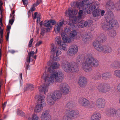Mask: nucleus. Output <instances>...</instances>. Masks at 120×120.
Wrapping results in <instances>:
<instances>
[{
	"instance_id": "obj_27",
	"label": "nucleus",
	"mask_w": 120,
	"mask_h": 120,
	"mask_svg": "<svg viewBox=\"0 0 120 120\" xmlns=\"http://www.w3.org/2000/svg\"><path fill=\"white\" fill-rule=\"evenodd\" d=\"M115 7L114 3L112 1L107 2L105 5V7L111 10H113Z\"/></svg>"
},
{
	"instance_id": "obj_60",
	"label": "nucleus",
	"mask_w": 120,
	"mask_h": 120,
	"mask_svg": "<svg viewBox=\"0 0 120 120\" xmlns=\"http://www.w3.org/2000/svg\"><path fill=\"white\" fill-rule=\"evenodd\" d=\"M50 22L52 23V25H54L56 23V22L53 20H52L50 21Z\"/></svg>"
},
{
	"instance_id": "obj_50",
	"label": "nucleus",
	"mask_w": 120,
	"mask_h": 120,
	"mask_svg": "<svg viewBox=\"0 0 120 120\" xmlns=\"http://www.w3.org/2000/svg\"><path fill=\"white\" fill-rule=\"evenodd\" d=\"M33 38H32L30 41L28 45L29 47H31L32 46V42L33 41Z\"/></svg>"
},
{
	"instance_id": "obj_51",
	"label": "nucleus",
	"mask_w": 120,
	"mask_h": 120,
	"mask_svg": "<svg viewBox=\"0 0 120 120\" xmlns=\"http://www.w3.org/2000/svg\"><path fill=\"white\" fill-rule=\"evenodd\" d=\"M53 59L55 60L56 61H58L60 60V58L59 57L55 56L53 57Z\"/></svg>"
},
{
	"instance_id": "obj_24",
	"label": "nucleus",
	"mask_w": 120,
	"mask_h": 120,
	"mask_svg": "<svg viewBox=\"0 0 120 120\" xmlns=\"http://www.w3.org/2000/svg\"><path fill=\"white\" fill-rule=\"evenodd\" d=\"M83 38V40L85 42L89 43L91 40L92 38V36L91 33H89L88 34H84L82 36Z\"/></svg>"
},
{
	"instance_id": "obj_18",
	"label": "nucleus",
	"mask_w": 120,
	"mask_h": 120,
	"mask_svg": "<svg viewBox=\"0 0 120 120\" xmlns=\"http://www.w3.org/2000/svg\"><path fill=\"white\" fill-rule=\"evenodd\" d=\"M51 116L49 110L43 112L41 116V120H50Z\"/></svg>"
},
{
	"instance_id": "obj_62",
	"label": "nucleus",
	"mask_w": 120,
	"mask_h": 120,
	"mask_svg": "<svg viewBox=\"0 0 120 120\" xmlns=\"http://www.w3.org/2000/svg\"><path fill=\"white\" fill-rule=\"evenodd\" d=\"M24 5H26L27 3V0H22Z\"/></svg>"
},
{
	"instance_id": "obj_15",
	"label": "nucleus",
	"mask_w": 120,
	"mask_h": 120,
	"mask_svg": "<svg viewBox=\"0 0 120 120\" xmlns=\"http://www.w3.org/2000/svg\"><path fill=\"white\" fill-rule=\"evenodd\" d=\"M97 89L99 92L102 93L109 92L110 91V89L109 87H107V85L101 84L98 86Z\"/></svg>"
},
{
	"instance_id": "obj_45",
	"label": "nucleus",
	"mask_w": 120,
	"mask_h": 120,
	"mask_svg": "<svg viewBox=\"0 0 120 120\" xmlns=\"http://www.w3.org/2000/svg\"><path fill=\"white\" fill-rule=\"evenodd\" d=\"M10 19L9 21V23L11 25H12L14 20V18H13V17L12 18V15L11 14L10 15Z\"/></svg>"
},
{
	"instance_id": "obj_5",
	"label": "nucleus",
	"mask_w": 120,
	"mask_h": 120,
	"mask_svg": "<svg viewBox=\"0 0 120 120\" xmlns=\"http://www.w3.org/2000/svg\"><path fill=\"white\" fill-rule=\"evenodd\" d=\"M78 11L76 10H73V9L71 8H69L68 11H66L65 12V14L66 16H69L70 18L72 17V20H69L68 21L69 22L67 23L68 24L71 25H72L75 24L79 21L80 20L77 17L74 15L77 14Z\"/></svg>"
},
{
	"instance_id": "obj_22",
	"label": "nucleus",
	"mask_w": 120,
	"mask_h": 120,
	"mask_svg": "<svg viewBox=\"0 0 120 120\" xmlns=\"http://www.w3.org/2000/svg\"><path fill=\"white\" fill-rule=\"evenodd\" d=\"M64 23V21H62L58 22L57 24L55 25L54 28V31L56 33H58L60 32L61 27Z\"/></svg>"
},
{
	"instance_id": "obj_61",
	"label": "nucleus",
	"mask_w": 120,
	"mask_h": 120,
	"mask_svg": "<svg viewBox=\"0 0 120 120\" xmlns=\"http://www.w3.org/2000/svg\"><path fill=\"white\" fill-rule=\"evenodd\" d=\"M117 88V90L120 93V83L118 85Z\"/></svg>"
},
{
	"instance_id": "obj_41",
	"label": "nucleus",
	"mask_w": 120,
	"mask_h": 120,
	"mask_svg": "<svg viewBox=\"0 0 120 120\" xmlns=\"http://www.w3.org/2000/svg\"><path fill=\"white\" fill-rule=\"evenodd\" d=\"M17 114L18 115L21 116H23L25 114L24 112H23L21 110L18 109L17 112Z\"/></svg>"
},
{
	"instance_id": "obj_43",
	"label": "nucleus",
	"mask_w": 120,
	"mask_h": 120,
	"mask_svg": "<svg viewBox=\"0 0 120 120\" xmlns=\"http://www.w3.org/2000/svg\"><path fill=\"white\" fill-rule=\"evenodd\" d=\"M63 118V120H71V117L69 116L65 115Z\"/></svg>"
},
{
	"instance_id": "obj_47",
	"label": "nucleus",
	"mask_w": 120,
	"mask_h": 120,
	"mask_svg": "<svg viewBox=\"0 0 120 120\" xmlns=\"http://www.w3.org/2000/svg\"><path fill=\"white\" fill-rule=\"evenodd\" d=\"M44 25L46 27H50V24L48 21H45V23Z\"/></svg>"
},
{
	"instance_id": "obj_23",
	"label": "nucleus",
	"mask_w": 120,
	"mask_h": 120,
	"mask_svg": "<svg viewBox=\"0 0 120 120\" xmlns=\"http://www.w3.org/2000/svg\"><path fill=\"white\" fill-rule=\"evenodd\" d=\"M60 66L59 64L57 62H55L52 64L51 67H50L48 69L47 71L51 73L53 72V70L58 68Z\"/></svg>"
},
{
	"instance_id": "obj_2",
	"label": "nucleus",
	"mask_w": 120,
	"mask_h": 120,
	"mask_svg": "<svg viewBox=\"0 0 120 120\" xmlns=\"http://www.w3.org/2000/svg\"><path fill=\"white\" fill-rule=\"evenodd\" d=\"M42 79L44 80L46 83L50 85L55 80L58 82H61L64 79L63 74L61 72H54L49 73L45 74L43 75Z\"/></svg>"
},
{
	"instance_id": "obj_58",
	"label": "nucleus",
	"mask_w": 120,
	"mask_h": 120,
	"mask_svg": "<svg viewBox=\"0 0 120 120\" xmlns=\"http://www.w3.org/2000/svg\"><path fill=\"white\" fill-rule=\"evenodd\" d=\"M7 103V102L6 101L4 102V103L3 104V109L5 108L6 106V104Z\"/></svg>"
},
{
	"instance_id": "obj_6",
	"label": "nucleus",
	"mask_w": 120,
	"mask_h": 120,
	"mask_svg": "<svg viewBox=\"0 0 120 120\" xmlns=\"http://www.w3.org/2000/svg\"><path fill=\"white\" fill-rule=\"evenodd\" d=\"M45 97L43 95H37L36 96L35 99L38 101L40 104H37L35 107L34 111L36 113H38L42 110L43 106H46V104L45 101Z\"/></svg>"
},
{
	"instance_id": "obj_38",
	"label": "nucleus",
	"mask_w": 120,
	"mask_h": 120,
	"mask_svg": "<svg viewBox=\"0 0 120 120\" xmlns=\"http://www.w3.org/2000/svg\"><path fill=\"white\" fill-rule=\"evenodd\" d=\"M114 75L116 77L120 78V70H115L114 72Z\"/></svg>"
},
{
	"instance_id": "obj_40",
	"label": "nucleus",
	"mask_w": 120,
	"mask_h": 120,
	"mask_svg": "<svg viewBox=\"0 0 120 120\" xmlns=\"http://www.w3.org/2000/svg\"><path fill=\"white\" fill-rule=\"evenodd\" d=\"M38 118L37 115L34 114L32 115V118H29L28 120H38Z\"/></svg>"
},
{
	"instance_id": "obj_9",
	"label": "nucleus",
	"mask_w": 120,
	"mask_h": 120,
	"mask_svg": "<svg viewBox=\"0 0 120 120\" xmlns=\"http://www.w3.org/2000/svg\"><path fill=\"white\" fill-rule=\"evenodd\" d=\"M105 114L111 117H114L115 116L117 117L120 116V109L116 110L112 108H109L106 110Z\"/></svg>"
},
{
	"instance_id": "obj_12",
	"label": "nucleus",
	"mask_w": 120,
	"mask_h": 120,
	"mask_svg": "<svg viewBox=\"0 0 120 120\" xmlns=\"http://www.w3.org/2000/svg\"><path fill=\"white\" fill-rule=\"evenodd\" d=\"M93 44L96 50L99 52L103 53L105 45H102L98 41H96L94 42Z\"/></svg>"
},
{
	"instance_id": "obj_11",
	"label": "nucleus",
	"mask_w": 120,
	"mask_h": 120,
	"mask_svg": "<svg viewBox=\"0 0 120 120\" xmlns=\"http://www.w3.org/2000/svg\"><path fill=\"white\" fill-rule=\"evenodd\" d=\"M78 51L77 46L75 45H72L70 47L69 49L67 51V55L72 56L77 53Z\"/></svg>"
},
{
	"instance_id": "obj_25",
	"label": "nucleus",
	"mask_w": 120,
	"mask_h": 120,
	"mask_svg": "<svg viewBox=\"0 0 120 120\" xmlns=\"http://www.w3.org/2000/svg\"><path fill=\"white\" fill-rule=\"evenodd\" d=\"M101 116V114L98 112H95L91 116L90 120H100Z\"/></svg>"
},
{
	"instance_id": "obj_29",
	"label": "nucleus",
	"mask_w": 120,
	"mask_h": 120,
	"mask_svg": "<svg viewBox=\"0 0 120 120\" xmlns=\"http://www.w3.org/2000/svg\"><path fill=\"white\" fill-rule=\"evenodd\" d=\"M88 25L89 26L88 22L85 20H82L78 23V27L80 28L85 27Z\"/></svg>"
},
{
	"instance_id": "obj_53",
	"label": "nucleus",
	"mask_w": 120,
	"mask_h": 120,
	"mask_svg": "<svg viewBox=\"0 0 120 120\" xmlns=\"http://www.w3.org/2000/svg\"><path fill=\"white\" fill-rule=\"evenodd\" d=\"M99 11H100V13L101 12V15L102 16H103L105 13V11L104 10H99Z\"/></svg>"
},
{
	"instance_id": "obj_52",
	"label": "nucleus",
	"mask_w": 120,
	"mask_h": 120,
	"mask_svg": "<svg viewBox=\"0 0 120 120\" xmlns=\"http://www.w3.org/2000/svg\"><path fill=\"white\" fill-rule=\"evenodd\" d=\"M41 31V35H43L45 32V29L44 28H42Z\"/></svg>"
},
{
	"instance_id": "obj_16",
	"label": "nucleus",
	"mask_w": 120,
	"mask_h": 120,
	"mask_svg": "<svg viewBox=\"0 0 120 120\" xmlns=\"http://www.w3.org/2000/svg\"><path fill=\"white\" fill-rule=\"evenodd\" d=\"M96 106L99 109L104 108L105 105V102L103 99L99 98L97 99L96 101Z\"/></svg>"
},
{
	"instance_id": "obj_31",
	"label": "nucleus",
	"mask_w": 120,
	"mask_h": 120,
	"mask_svg": "<svg viewBox=\"0 0 120 120\" xmlns=\"http://www.w3.org/2000/svg\"><path fill=\"white\" fill-rule=\"evenodd\" d=\"M112 74L110 73L106 72L103 73L102 74V78L104 80H107L111 78Z\"/></svg>"
},
{
	"instance_id": "obj_63",
	"label": "nucleus",
	"mask_w": 120,
	"mask_h": 120,
	"mask_svg": "<svg viewBox=\"0 0 120 120\" xmlns=\"http://www.w3.org/2000/svg\"><path fill=\"white\" fill-rule=\"evenodd\" d=\"M101 76V75L99 73H97L96 75L97 76H98V78H97L98 79H100V78Z\"/></svg>"
},
{
	"instance_id": "obj_19",
	"label": "nucleus",
	"mask_w": 120,
	"mask_h": 120,
	"mask_svg": "<svg viewBox=\"0 0 120 120\" xmlns=\"http://www.w3.org/2000/svg\"><path fill=\"white\" fill-rule=\"evenodd\" d=\"M78 83L80 87H83L85 86L87 84V79L83 76L79 78Z\"/></svg>"
},
{
	"instance_id": "obj_46",
	"label": "nucleus",
	"mask_w": 120,
	"mask_h": 120,
	"mask_svg": "<svg viewBox=\"0 0 120 120\" xmlns=\"http://www.w3.org/2000/svg\"><path fill=\"white\" fill-rule=\"evenodd\" d=\"M117 5L115 8V9L117 11H120V1L117 2Z\"/></svg>"
},
{
	"instance_id": "obj_21",
	"label": "nucleus",
	"mask_w": 120,
	"mask_h": 120,
	"mask_svg": "<svg viewBox=\"0 0 120 120\" xmlns=\"http://www.w3.org/2000/svg\"><path fill=\"white\" fill-rule=\"evenodd\" d=\"M45 83L46 85H42L39 87L38 89L39 92L41 94H46L47 91L48 90V86L49 85L47 84L45 82Z\"/></svg>"
},
{
	"instance_id": "obj_7",
	"label": "nucleus",
	"mask_w": 120,
	"mask_h": 120,
	"mask_svg": "<svg viewBox=\"0 0 120 120\" xmlns=\"http://www.w3.org/2000/svg\"><path fill=\"white\" fill-rule=\"evenodd\" d=\"M105 18L109 21L110 26H111V29L114 27L118 26V24L117 21L113 19L114 15L112 13L110 12L108 13H106L105 15Z\"/></svg>"
},
{
	"instance_id": "obj_59",
	"label": "nucleus",
	"mask_w": 120,
	"mask_h": 120,
	"mask_svg": "<svg viewBox=\"0 0 120 120\" xmlns=\"http://www.w3.org/2000/svg\"><path fill=\"white\" fill-rule=\"evenodd\" d=\"M38 13L37 12H35L34 13V16L33 18V19H35L37 18V16L38 15Z\"/></svg>"
},
{
	"instance_id": "obj_32",
	"label": "nucleus",
	"mask_w": 120,
	"mask_h": 120,
	"mask_svg": "<svg viewBox=\"0 0 120 120\" xmlns=\"http://www.w3.org/2000/svg\"><path fill=\"white\" fill-rule=\"evenodd\" d=\"M99 41L101 43L105 42L107 39V37L106 35L103 34H100L98 37Z\"/></svg>"
},
{
	"instance_id": "obj_28",
	"label": "nucleus",
	"mask_w": 120,
	"mask_h": 120,
	"mask_svg": "<svg viewBox=\"0 0 120 120\" xmlns=\"http://www.w3.org/2000/svg\"><path fill=\"white\" fill-rule=\"evenodd\" d=\"M51 94L48 95L47 98V103L50 105H52L54 103V100Z\"/></svg>"
},
{
	"instance_id": "obj_39",
	"label": "nucleus",
	"mask_w": 120,
	"mask_h": 120,
	"mask_svg": "<svg viewBox=\"0 0 120 120\" xmlns=\"http://www.w3.org/2000/svg\"><path fill=\"white\" fill-rule=\"evenodd\" d=\"M109 36L112 37H114L116 35V31L114 30H113L110 31L109 33Z\"/></svg>"
},
{
	"instance_id": "obj_3",
	"label": "nucleus",
	"mask_w": 120,
	"mask_h": 120,
	"mask_svg": "<svg viewBox=\"0 0 120 120\" xmlns=\"http://www.w3.org/2000/svg\"><path fill=\"white\" fill-rule=\"evenodd\" d=\"M84 62L82 64L81 67L82 69L86 72H89L91 70L92 65L94 67H97L99 65L98 60L90 54L85 55L84 57Z\"/></svg>"
},
{
	"instance_id": "obj_42",
	"label": "nucleus",
	"mask_w": 120,
	"mask_h": 120,
	"mask_svg": "<svg viewBox=\"0 0 120 120\" xmlns=\"http://www.w3.org/2000/svg\"><path fill=\"white\" fill-rule=\"evenodd\" d=\"M64 32H63L62 33H64L66 34V33H68L70 32L71 31V30L68 27H65L64 29Z\"/></svg>"
},
{
	"instance_id": "obj_1",
	"label": "nucleus",
	"mask_w": 120,
	"mask_h": 120,
	"mask_svg": "<svg viewBox=\"0 0 120 120\" xmlns=\"http://www.w3.org/2000/svg\"><path fill=\"white\" fill-rule=\"evenodd\" d=\"M91 0H82L80 2H72L71 4L72 7L79 9H82L88 14L93 13L94 17H97L100 15V11L97 9L98 8L99 4L98 2H92Z\"/></svg>"
},
{
	"instance_id": "obj_13",
	"label": "nucleus",
	"mask_w": 120,
	"mask_h": 120,
	"mask_svg": "<svg viewBox=\"0 0 120 120\" xmlns=\"http://www.w3.org/2000/svg\"><path fill=\"white\" fill-rule=\"evenodd\" d=\"M60 89L62 92L64 94H67L69 93L70 88L67 84L63 83L60 85Z\"/></svg>"
},
{
	"instance_id": "obj_64",
	"label": "nucleus",
	"mask_w": 120,
	"mask_h": 120,
	"mask_svg": "<svg viewBox=\"0 0 120 120\" xmlns=\"http://www.w3.org/2000/svg\"><path fill=\"white\" fill-rule=\"evenodd\" d=\"M11 29V26H7V31L9 32Z\"/></svg>"
},
{
	"instance_id": "obj_44",
	"label": "nucleus",
	"mask_w": 120,
	"mask_h": 120,
	"mask_svg": "<svg viewBox=\"0 0 120 120\" xmlns=\"http://www.w3.org/2000/svg\"><path fill=\"white\" fill-rule=\"evenodd\" d=\"M28 89H29L31 90H32L34 88V86L32 84H29L27 86Z\"/></svg>"
},
{
	"instance_id": "obj_4",
	"label": "nucleus",
	"mask_w": 120,
	"mask_h": 120,
	"mask_svg": "<svg viewBox=\"0 0 120 120\" xmlns=\"http://www.w3.org/2000/svg\"><path fill=\"white\" fill-rule=\"evenodd\" d=\"M81 59V56L80 55L78 56L76 59V63L74 62H72L70 63L66 62H64L62 63V68L66 72L69 71L73 72H77L79 70L77 64L80 63Z\"/></svg>"
},
{
	"instance_id": "obj_34",
	"label": "nucleus",
	"mask_w": 120,
	"mask_h": 120,
	"mask_svg": "<svg viewBox=\"0 0 120 120\" xmlns=\"http://www.w3.org/2000/svg\"><path fill=\"white\" fill-rule=\"evenodd\" d=\"M112 49L109 46L105 45L104 50L103 53H110L112 52Z\"/></svg>"
},
{
	"instance_id": "obj_14",
	"label": "nucleus",
	"mask_w": 120,
	"mask_h": 120,
	"mask_svg": "<svg viewBox=\"0 0 120 120\" xmlns=\"http://www.w3.org/2000/svg\"><path fill=\"white\" fill-rule=\"evenodd\" d=\"M79 104L82 107H86L90 105V102L87 99L84 98H79L78 100Z\"/></svg>"
},
{
	"instance_id": "obj_33",
	"label": "nucleus",
	"mask_w": 120,
	"mask_h": 120,
	"mask_svg": "<svg viewBox=\"0 0 120 120\" xmlns=\"http://www.w3.org/2000/svg\"><path fill=\"white\" fill-rule=\"evenodd\" d=\"M67 42L64 41L59 45L60 46V48L61 50H63L64 51H66L67 50Z\"/></svg>"
},
{
	"instance_id": "obj_17",
	"label": "nucleus",
	"mask_w": 120,
	"mask_h": 120,
	"mask_svg": "<svg viewBox=\"0 0 120 120\" xmlns=\"http://www.w3.org/2000/svg\"><path fill=\"white\" fill-rule=\"evenodd\" d=\"M51 94L52 96L54 101L59 100L61 98L62 96V93L59 90H56Z\"/></svg>"
},
{
	"instance_id": "obj_36",
	"label": "nucleus",
	"mask_w": 120,
	"mask_h": 120,
	"mask_svg": "<svg viewBox=\"0 0 120 120\" xmlns=\"http://www.w3.org/2000/svg\"><path fill=\"white\" fill-rule=\"evenodd\" d=\"M77 17L80 19H83L84 17V15L82 10H79L78 12V16Z\"/></svg>"
},
{
	"instance_id": "obj_55",
	"label": "nucleus",
	"mask_w": 120,
	"mask_h": 120,
	"mask_svg": "<svg viewBox=\"0 0 120 120\" xmlns=\"http://www.w3.org/2000/svg\"><path fill=\"white\" fill-rule=\"evenodd\" d=\"M36 6H34L33 5V6L30 9V11H34L35 9V7Z\"/></svg>"
},
{
	"instance_id": "obj_8",
	"label": "nucleus",
	"mask_w": 120,
	"mask_h": 120,
	"mask_svg": "<svg viewBox=\"0 0 120 120\" xmlns=\"http://www.w3.org/2000/svg\"><path fill=\"white\" fill-rule=\"evenodd\" d=\"M77 34V32L76 30H73L70 33V36H68L67 34L63 33H61V37L64 41L68 43H70L71 42L72 39H74Z\"/></svg>"
},
{
	"instance_id": "obj_56",
	"label": "nucleus",
	"mask_w": 120,
	"mask_h": 120,
	"mask_svg": "<svg viewBox=\"0 0 120 120\" xmlns=\"http://www.w3.org/2000/svg\"><path fill=\"white\" fill-rule=\"evenodd\" d=\"M40 4V2L38 0H37L36 2V3L34 4H33V5L34 6H37V5H39Z\"/></svg>"
},
{
	"instance_id": "obj_35",
	"label": "nucleus",
	"mask_w": 120,
	"mask_h": 120,
	"mask_svg": "<svg viewBox=\"0 0 120 120\" xmlns=\"http://www.w3.org/2000/svg\"><path fill=\"white\" fill-rule=\"evenodd\" d=\"M75 105L74 102L72 101H70L68 102L66 105V107L68 109H71L74 107Z\"/></svg>"
},
{
	"instance_id": "obj_48",
	"label": "nucleus",
	"mask_w": 120,
	"mask_h": 120,
	"mask_svg": "<svg viewBox=\"0 0 120 120\" xmlns=\"http://www.w3.org/2000/svg\"><path fill=\"white\" fill-rule=\"evenodd\" d=\"M30 62L29 61L27 62V61H26V62L25 63V64L26 65V70L30 67V66L29 65Z\"/></svg>"
},
{
	"instance_id": "obj_26",
	"label": "nucleus",
	"mask_w": 120,
	"mask_h": 120,
	"mask_svg": "<svg viewBox=\"0 0 120 120\" xmlns=\"http://www.w3.org/2000/svg\"><path fill=\"white\" fill-rule=\"evenodd\" d=\"M101 27L102 29L106 30H110L111 27L110 24L109 22H103L101 24Z\"/></svg>"
},
{
	"instance_id": "obj_37",
	"label": "nucleus",
	"mask_w": 120,
	"mask_h": 120,
	"mask_svg": "<svg viewBox=\"0 0 120 120\" xmlns=\"http://www.w3.org/2000/svg\"><path fill=\"white\" fill-rule=\"evenodd\" d=\"M55 41V43H57L59 45L64 41H62L61 37L59 36L57 37L56 38Z\"/></svg>"
},
{
	"instance_id": "obj_20",
	"label": "nucleus",
	"mask_w": 120,
	"mask_h": 120,
	"mask_svg": "<svg viewBox=\"0 0 120 120\" xmlns=\"http://www.w3.org/2000/svg\"><path fill=\"white\" fill-rule=\"evenodd\" d=\"M51 53L55 56L58 57L60 55L62 52L58 48L56 47H54L51 50Z\"/></svg>"
},
{
	"instance_id": "obj_30",
	"label": "nucleus",
	"mask_w": 120,
	"mask_h": 120,
	"mask_svg": "<svg viewBox=\"0 0 120 120\" xmlns=\"http://www.w3.org/2000/svg\"><path fill=\"white\" fill-rule=\"evenodd\" d=\"M35 53V52L34 51H31L28 54V56L26 58V61L27 62H30V61H32L33 60L32 58L33 57V55Z\"/></svg>"
},
{
	"instance_id": "obj_10",
	"label": "nucleus",
	"mask_w": 120,
	"mask_h": 120,
	"mask_svg": "<svg viewBox=\"0 0 120 120\" xmlns=\"http://www.w3.org/2000/svg\"><path fill=\"white\" fill-rule=\"evenodd\" d=\"M65 115L69 116L71 118H75L79 116V112L76 110H69L66 109L65 112Z\"/></svg>"
},
{
	"instance_id": "obj_57",
	"label": "nucleus",
	"mask_w": 120,
	"mask_h": 120,
	"mask_svg": "<svg viewBox=\"0 0 120 120\" xmlns=\"http://www.w3.org/2000/svg\"><path fill=\"white\" fill-rule=\"evenodd\" d=\"M9 33L10 32L9 31H8L7 33V35L6 36V39L7 41H8V38L9 35Z\"/></svg>"
},
{
	"instance_id": "obj_49",
	"label": "nucleus",
	"mask_w": 120,
	"mask_h": 120,
	"mask_svg": "<svg viewBox=\"0 0 120 120\" xmlns=\"http://www.w3.org/2000/svg\"><path fill=\"white\" fill-rule=\"evenodd\" d=\"M41 15L40 14H38L37 18V22H40V19H41Z\"/></svg>"
},
{
	"instance_id": "obj_54",
	"label": "nucleus",
	"mask_w": 120,
	"mask_h": 120,
	"mask_svg": "<svg viewBox=\"0 0 120 120\" xmlns=\"http://www.w3.org/2000/svg\"><path fill=\"white\" fill-rule=\"evenodd\" d=\"M42 42L41 41H40L38 42L35 44V46H38L41 44Z\"/></svg>"
}]
</instances>
